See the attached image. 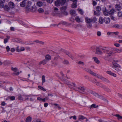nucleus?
Returning a JSON list of instances; mask_svg holds the SVG:
<instances>
[{
    "mask_svg": "<svg viewBox=\"0 0 122 122\" xmlns=\"http://www.w3.org/2000/svg\"><path fill=\"white\" fill-rule=\"evenodd\" d=\"M105 50L104 52L108 54V55L110 56L112 54H114L113 48H110L107 49L104 48Z\"/></svg>",
    "mask_w": 122,
    "mask_h": 122,
    "instance_id": "f257e3e1",
    "label": "nucleus"
},
{
    "mask_svg": "<svg viewBox=\"0 0 122 122\" xmlns=\"http://www.w3.org/2000/svg\"><path fill=\"white\" fill-rule=\"evenodd\" d=\"M78 91L84 94H87V93L86 92V89L84 86H81L78 87Z\"/></svg>",
    "mask_w": 122,
    "mask_h": 122,
    "instance_id": "f03ea898",
    "label": "nucleus"
},
{
    "mask_svg": "<svg viewBox=\"0 0 122 122\" xmlns=\"http://www.w3.org/2000/svg\"><path fill=\"white\" fill-rule=\"evenodd\" d=\"M104 48L102 47H97L96 48V54L98 55H101L103 53L102 51L104 52Z\"/></svg>",
    "mask_w": 122,
    "mask_h": 122,
    "instance_id": "7ed1b4c3",
    "label": "nucleus"
},
{
    "mask_svg": "<svg viewBox=\"0 0 122 122\" xmlns=\"http://www.w3.org/2000/svg\"><path fill=\"white\" fill-rule=\"evenodd\" d=\"M31 120V118L30 117H27L26 120V122H30ZM32 122H44L41 121V120L39 119H35Z\"/></svg>",
    "mask_w": 122,
    "mask_h": 122,
    "instance_id": "20e7f679",
    "label": "nucleus"
},
{
    "mask_svg": "<svg viewBox=\"0 0 122 122\" xmlns=\"http://www.w3.org/2000/svg\"><path fill=\"white\" fill-rule=\"evenodd\" d=\"M85 20L87 23V25L88 27L89 28H91L92 27V24L91 22H92V19L89 18L87 17H85Z\"/></svg>",
    "mask_w": 122,
    "mask_h": 122,
    "instance_id": "39448f33",
    "label": "nucleus"
},
{
    "mask_svg": "<svg viewBox=\"0 0 122 122\" xmlns=\"http://www.w3.org/2000/svg\"><path fill=\"white\" fill-rule=\"evenodd\" d=\"M68 0H57L55 2V5L57 6H59L61 4H64L66 1H68Z\"/></svg>",
    "mask_w": 122,
    "mask_h": 122,
    "instance_id": "423d86ee",
    "label": "nucleus"
},
{
    "mask_svg": "<svg viewBox=\"0 0 122 122\" xmlns=\"http://www.w3.org/2000/svg\"><path fill=\"white\" fill-rule=\"evenodd\" d=\"M86 92H87L93 94L97 98L99 97V95L93 91L89 89H86Z\"/></svg>",
    "mask_w": 122,
    "mask_h": 122,
    "instance_id": "0eeeda50",
    "label": "nucleus"
},
{
    "mask_svg": "<svg viewBox=\"0 0 122 122\" xmlns=\"http://www.w3.org/2000/svg\"><path fill=\"white\" fill-rule=\"evenodd\" d=\"M114 54L119 53L122 52V49H117L113 48Z\"/></svg>",
    "mask_w": 122,
    "mask_h": 122,
    "instance_id": "6e6552de",
    "label": "nucleus"
},
{
    "mask_svg": "<svg viewBox=\"0 0 122 122\" xmlns=\"http://www.w3.org/2000/svg\"><path fill=\"white\" fill-rule=\"evenodd\" d=\"M11 69L12 70L14 71V73H12V75H17L19 74V72L18 71L17 72V68H12Z\"/></svg>",
    "mask_w": 122,
    "mask_h": 122,
    "instance_id": "1a4fd4ad",
    "label": "nucleus"
},
{
    "mask_svg": "<svg viewBox=\"0 0 122 122\" xmlns=\"http://www.w3.org/2000/svg\"><path fill=\"white\" fill-rule=\"evenodd\" d=\"M27 8L28 9V10L31 11L32 12H34L36 10V7L35 6H33L30 8L29 7L28 8V7Z\"/></svg>",
    "mask_w": 122,
    "mask_h": 122,
    "instance_id": "9d476101",
    "label": "nucleus"
},
{
    "mask_svg": "<svg viewBox=\"0 0 122 122\" xmlns=\"http://www.w3.org/2000/svg\"><path fill=\"white\" fill-rule=\"evenodd\" d=\"M8 5L9 7L11 9L14 8L15 6L14 3L12 2H9L8 3Z\"/></svg>",
    "mask_w": 122,
    "mask_h": 122,
    "instance_id": "9b49d317",
    "label": "nucleus"
},
{
    "mask_svg": "<svg viewBox=\"0 0 122 122\" xmlns=\"http://www.w3.org/2000/svg\"><path fill=\"white\" fill-rule=\"evenodd\" d=\"M76 84L75 83H70L69 84H68V86L71 88H72L74 87H76Z\"/></svg>",
    "mask_w": 122,
    "mask_h": 122,
    "instance_id": "f8f14e48",
    "label": "nucleus"
},
{
    "mask_svg": "<svg viewBox=\"0 0 122 122\" xmlns=\"http://www.w3.org/2000/svg\"><path fill=\"white\" fill-rule=\"evenodd\" d=\"M93 76L96 77L100 79L101 80L102 79V78L103 77L102 76L99 75L95 72L94 73Z\"/></svg>",
    "mask_w": 122,
    "mask_h": 122,
    "instance_id": "ddd939ff",
    "label": "nucleus"
},
{
    "mask_svg": "<svg viewBox=\"0 0 122 122\" xmlns=\"http://www.w3.org/2000/svg\"><path fill=\"white\" fill-rule=\"evenodd\" d=\"M104 21L106 24H108L110 21V19L109 18H105L104 19Z\"/></svg>",
    "mask_w": 122,
    "mask_h": 122,
    "instance_id": "4468645a",
    "label": "nucleus"
},
{
    "mask_svg": "<svg viewBox=\"0 0 122 122\" xmlns=\"http://www.w3.org/2000/svg\"><path fill=\"white\" fill-rule=\"evenodd\" d=\"M104 89L105 91L108 92H111V91L109 88L107 86H105L104 87Z\"/></svg>",
    "mask_w": 122,
    "mask_h": 122,
    "instance_id": "2eb2a0df",
    "label": "nucleus"
},
{
    "mask_svg": "<svg viewBox=\"0 0 122 122\" xmlns=\"http://www.w3.org/2000/svg\"><path fill=\"white\" fill-rule=\"evenodd\" d=\"M112 64L114 67H121V66L118 64L117 63H114L112 62Z\"/></svg>",
    "mask_w": 122,
    "mask_h": 122,
    "instance_id": "dca6fc26",
    "label": "nucleus"
},
{
    "mask_svg": "<svg viewBox=\"0 0 122 122\" xmlns=\"http://www.w3.org/2000/svg\"><path fill=\"white\" fill-rule=\"evenodd\" d=\"M103 13L104 15L106 16L109 15V12L106 9H105L104 10V8H103Z\"/></svg>",
    "mask_w": 122,
    "mask_h": 122,
    "instance_id": "f3484780",
    "label": "nucleus"
},
{
    "mask_svg": "<svg viewBox=\"0 0 122 122\" xmlns=\"http://www.w3.org/2000/svg\"><path fill=\"white\" fill-rule=\"evenodd\" d=\"M70 13L71 15L74 16H76V11L74 10H71Z\"/></svg>",
    "mask_w": 122,
    "mask_h": 122,
    "instance_id": "a211bd4d",
    "label": "nucleus"
},
{
    "mask_svg": "<svg viewBox=\"0 0 122 122\" xmlns=\"http://www.w3.org/2000/svg\"><path fill=\"white\" fill-rule=\"evenodd\" d=\"M31 2L30 1H28V3L27 4V7L26 8V10L27 11L28 9V7L30 8V6L31 5Z\"/></svg>",
    "mask_w": 122,
    "mask_h": 122,
    "instance_id": "6ab92c4d",
    "label": "nucleus"
},
{
    "mask_svg": "<svg viewBox=\"0 0 122 122\" xmlns=\"http://www.w3.org/2000/svg\"><path fill=\"white\" fill-rule=\"evenodd\" d=\"M98 107V105H96L95 104H93L91 105L90 106V108L91 109H92L93 108H95Z\"/></svg>",
    "mask_w": 122,
    "mask_h": 122,
    "instance_id": "aec40b11",
    "label": "nucleus"
},
{
    "mask_svg": "<svg viewBox=\"0 0 122 122\" xmlns=\"http://www.w3.org/2000/svg\"><path fill=\"white\" fill-rule=\"evenodd\" d=\"M43 3L40 1H39L38 2L36 3V5L38 7H41L43 5Z\"/></svg>",
    "mask_w": 122,
    "mask_h": 122,
    "instance_id": "412c9836",
    "label": "nucleus"
},
{
    "mask_svg": "<svg viewBox=\"0 0 122 122\" xmlns=\"http://www.w3.org/2000/svg\"><path fill=\"white\" fill-rule=\"evenodd\" d=\"M45 59L48 61L49 60H51V56L49 55H47L45 56Z\"/></svg>",
    "mask_w": 122,
    "mask_h": 122,
    "instance_id": "4be33fe9",
    "label": "nucleus"
},
{
    "mask_svg": "<svg viewBox=\"0 0 122 122\" xmlns=\"http://www.w3.org/2000/svg\"><path fill=\"white\" fill-rule=\"evenodd\" d=\"M42 81L41 83L42 85H43V84L46 81L45 76L44 75H42Z\"/></svg>",
    "mask_w": 122,
    "mask_h": 122,
    "instance_id": "5701e85b",
    "label": "nucleus"
},
{
    "mask_svg": "<svg viewBox=\"0 0 122 122\" xmlns=\"http://www.w3.org/2000/svg\"><path fill=\"white\" fill-rule=\"evenodd\" d=\"M114 68H115L114 70L115 72L118 73L121 71L120 69L121 67H116Z\"/></svg>",
    "mask_w": 122,
    "mask_h": 122,
    "instance_id": "b1692460",
    "label": "nucleus"
},
{
    "mask_svg": "<svg viewBox=\"0 0 122 122\" xmlns=\"http://www.w3.org/2000/svg\"><path fill=\"white\" fill-rule=\"evenodd\" d=\"M93 59L95 62L96 63L98 64L100 63V61L98 60L97 57H94L93 58Z\"/></svg>",
    "mask_w": 122,
    "mask_h": 122,
    "instance_id": "393cba45",
    "label": "nucleus"
},
{
    "mask_svg": "<svg viewBox=\"0 0 122 122\" xmlns=\"http://www.w3.org/2000/svg\"><path fill=\"white\" fill-rule=\"evenodd\" d=\"M104 21V19L102 17H100L99 18V22L101 24H102Z\"/></svg>",
    "mask_w": 122,
    "mask_h": 122,
    "instance_id": "a878e982",
    "label": "nucleus"
},
{
    "mask_svg": "<svg viewBox=\"0 0 122 122\" xmlns=\"http://www.w3.org/2000/svg\"><path fill=\"white\" fill-rule=\"evenodd\" d=\"M86 71L87 72H88L89 73L93 76V75L95 73L90 69H87L86 70Z\"/></svg>",
    "mask_w": 122,
    "mask_h": 122,
    "instance_id": "bb28decb",
    "label": "nucleus"
},
{
    "mask_svg": "<svg viewBox=\"0 0 122 122\" xmlns=\"http://www.w3.org/2000/svg\"><path fill=\"white\" fill-rule=\"evenodd\" d=\"M20 5L21 7H24L25 6L26 3L25 1H22L20 3Z\"/></svg>",
    "mask_w": 122,
    "mask_h": 122,
    "instance_id": "cd10ccee",
    "label": "nucleus"
},
{
    "mask_svg": "<svg viewBox=\"0 0 122 122\" xmlns=\"http://www.w3.org/2000/svg\"><path fill=\"white\" fill-rule=\"evenodd\" d=\"M103 10V8H102L101 7L99 6H97L96 8V10L98 12H99L101 10Z\"/></svg>",
    "mask_w": 122,
    "mask_h": 122,
    "instance_id": "c85d7f7f",
    "label": "nucleus"
},
{
    "mask_svg": "<svg viewBox=\"0 0 122 122\" xmlns=\"http://www.w3.org/2000/svg\"><path fill=\"white\" fill-rule=\"evenodd\" d=\"M115 12V10L113 9H112L110 10L109 12V15L111 14L112 15H113L114 12Z\"/></svg>",
    "mask_w": 122,
    "mask_h": 122,
    "instance_id": "c756f323",
    "label": "nucleus"
},
{
    "mask_svg": "<svg viewBox=\"0 0 122 122\" xmlns=\"http://www.w3.org/2000/svg\"><path fill=\"white\" fill-rule=\"evenodd\" d=\"M4 9L5 10L7 11L10 10V8L9 6L8 7V5H5L4 6Z\"/></svg>",
    "mask_w": 122,
    "mask_h": 122,
    "instance_id": "7c9ffc66",
    "label": "nucleus"
},
{
    "mask_svg": "<svg viewBox=\"0 0 122 122\" xmlns=\"http://www.w3.org/2000/svg\"><path fill=\"white\" fill-rule=\"evenodd\" d=\"M75 20L78 23H80L81 22L80 19L79 17L78 16L76 17Z\"/></svg>",
    "mask_w": 122,
    "mask_h": 122,
    "instance_id": "2f4dec72",
    "label": "nucleus"
},
{
    "mask_svg": "<svg viewBox=\"0 0 122 122\" xmlns=\"http://www.w3.org/2000/svg\"><path fill=\"white\" fill-rule=\"evenodd\" d=\"M58 10V9L56 7L54 8V10L53 12V13L54 14V15H56V14L57 13L56 11Z\"/></svg>",
    "mask_w": 122,
    "mask_h": 122,
    "instance_id": "473e14b6",
    "label": "nucleus"
},
{
    "mask_svg": "<svg viewBox=\"0 0 122 122\" xmlns=\"http://www.w3.org/2000/svg\"><path fill=\"white\" fill-rule=\"evenodd\" d=\"M34 42L37 43H39L40 44H42V45H43L44 44V42L41 41H39L38 40L35 41H34Z\"/></svg>",
    "mask_w": 122,
    "mask_h": 122,
    "instance_id": "72a5a7b5",
    "label": "nucleus"
},
{
    "mask_svg": "<svg viewBox=\"0 0 122 122\" xmlns=\"http://www.w3.org/2000/svg\"><path fill=\"white\" fill-rule=\"evenodd\" d=\"M38 12L40 13H42L44 12V10L41 8H40L38 10Z\"/></svg>",
    "mask_w": 122,
    "mask_h": 122,
    "instance_id": "f704fd0d",
    "label": "nucleus"
},
{
    "mask_svg": "<svg viewBox=\"0 0 122 122\" xmlns=\"http://www.w3.org/2000/svg\"><path fill=\"white\" fill-rule=\"evenodd\" d=\"M86 118V117L80 115L79 116L78 120H80L81 119L83 120Z\"/></svg>",
    "mask_w": 122,
    "mask_h": 122,
    "instance_id": "c9c22d12",
    "label": "nucleus"
},
{
    "mask_svg": "<svg viewBox=\"0 0 122 122\" xmlns=\"http://www.w3.org/2000/svg\"><path fill=\"white\" fill-rule=\"evenodd\" d=\"M116 117H117V119L118 120H119L120 119H122V117L121 116H120V115L118 114H116L115 115H114Z\"/></svg>",
    "mask_w": 122,
    "mask_h": 122,
    "instance_id": "e433bc0d",
    "label": "nucleus"
},
{
    "mask_svg": "<svg viewBox=\"0 0 122 122\" xmlns=\"http://www.w3.org/2000/svg\"><path fill=\"white\" fill-rule=\"evenodd\" d=\"M63 63L64 64L68 65L69 64V61L67 60H65L63 62Z\"/></svg>",
    "mask_w": 122,
    "mask_h": 122,
    "instance_id": "4c0bfd02",
    "label": "nucleus"
},
{
    "mask_svg": "<svg viewBox=\"0 0 122 122\" xmlns=\"http://www.w3.org/2000/svg\"><path fill=\"white\" fill-rule=\"evenodd\" d=\"M115 8L116 9L118 10H119L121 9V8L120 6L118 5H116L115 6Z\"/></svg>",
    "mask_w": 122,
    "mask_h": 122,
    "instance_id": "58836bf2",
    "label": "nucleus"
},
{
    "mask_svg": "<svg viewBox=\"0 0 122 122\" xmlns=\"http://www.w3.org/2000/svg\"><path fill=\"white\" fill-rule=\"evenodd\" d=\"M101 80L107 83H109V81L108 80L103 77Z\"/></svg>",
    "mask_w": 122,
    "mask_h": 122,
    "instance_id": "ea45409f",
    "label": "nucleus"
},
{
    "mask_svg": "<svg viewBox=\"0 0 122 122\" xmlns=\"http://www.w3.org/2000/svg\"><path fill=\"white\" fill-rule=\"evenodd\" d=\"M77 10L79 13H80L81 15H82L83 14V11L82 10L80 9H78Z\"/></svg>",
    "mask_w": 122,
    "mask_h": 122,
    "instance_id": "a19ab883",
    "label": "nucleus"
},
{
    "mask_svg": "<svg viewBox=\"0 0 122 122\" xmlns=\"http://www.w3.org/2000/svg\"><path fill=\"white\" fill-rule=\"evenodd\" d=\"M38 87L39 88L41 89V90H43L44 91H46V89L43 87L41 86H38Z\"/></svg>",
    "mask_w": 122,
    "mask_h": 122,
    "instance_id": "79ce46f5",
    "label": "nucleus"
},
{
    "mask_svg": "<svg viewBox=\"0 0 122 122\" xmlns=\"http://www.w3.org/2000/svg\"><path fill=\"white\" fill-rule=\"evenodd\" d=\"M67 23L65 21H62L61 23H59L58 25H57V26H58L60 24H61L63 25H66L67 24Z\"/></svg>",
    "mask_w": 122,
    "mask_h": 122,
    "instance_id": "37998d69",
    "label": "nucleus"
},
{
    "mask_svg": "<svg viewBox=\"0 0 122 122\" xmlns=\"http://www.w3.org/2000/svg\"><path fill=\"white\" fill-rule=\"evenodd\" d=\"M112 27L115 28H117L120 27V25L117 24L114 25H113Z\"/></svg>",
    "mask_w": 122,
    "mask_h": 122,
    "instance_id": "c03bdc74",
    "label": "nucleus"
},
{
    "mask_svg": "<svg viewBox=\"0 0 122 122\" xmlns=\"http://www.w3.org/2000/svg\"><path fill=\"white\" fill-rule=\"evenodd\" d=\"M77 5L76 3H73L72 4L71 7L72 8H75L77 7Z\"/></svg>",
    "mask_w": 122,
    "mask_h": 122,
    "instance_id": "a18cd8bd",
    "label": "nucleus"
},
{
    "mask_svg": "<svg viewBox=\"0 0 122 122\" xmlns=\"http://www.w3.org/2000/svg\"><path fill=\"white\" fill-rule=\"evenodd\" d=\"M92 22H96L97 21V19L96 17H94L92 19Z\"/></svg>",
    "mask_w": 122,
    "mask_h": 122,
    "instance_id": "49530a36",
    "label": "nucleus"
},
{
    "mask_svg": "<svg viewBox=\"0 0 122 122\" xmlns=\"http://www.w3.org/2000/svg\"><path fill=\"white\" fill-rule=\"evenodd\" d=\"M118 16L119 17H122V13L120 11L118 12Z\"/></svg>",
    "mask_w": 122,
    "mask_h": 122,
    "instance_id": "de8ad7c7",
    "label": "nucleus"
},
{
    "mask_svg": "<svg viewBox=\"0 0 122 122\" xmlns=\"http://www.w3.org/2000/svg\"><path fill=\"white\" fill-rule=\"evenodd\" d=\"M4 3L0 2V8H4V6L3 4Z\"/></svg>",
    "mask_w": 122,
    "mask_h": 122,
    "instance_id": "09e8293b",
    "label": "nucleus"
},
{
    "mask_svg": "<svg viewBox=\"0 0 122 122\" xmlns=\"http://www.w3.org/2000/svg\"><path fill=\"white\" fill-rule=\"evenodd\" d=\"M66 8V6H64L61 8V10L64 11L65 10Z\"/></svg>",
    "mask_w": 122,
    "mask_h": 122,
    "instance_id": "8fccbe9b",
    "label": "nucleus"
},
{
    "mask_svg": "<svg viewBox=\"0 0 122 122\" xmlns=\"http://www.w3.org/2000/svg\"><path fill=\"white\" fill-rule=\"evenodd\" d=\"M58 65L57 63L56 62H53L51 66H56Z\"/></svg>",
    "mask_w": 122,
    "mask_h": 122,
    "instance_id": "3c124183",
    "label": "nucleus"
},
{
    "mask_svg": "<svg viewBox=\"0 0 122 122\" xmlns=\"http://www.w3.org/2000/svg\"><path fill=\"white\" fill-rule=\"evenodd\" d=\"M97 35L98 36H100L101 35V32L100 31H98L97 32Z\"/></svg>",
    "mask_w": 122,
    "mask_h": 122,
    "instance_id": "603ef678",
    "label": "nucleus"
},
{
    "mask_svg": "<svg viewBox=\"0 0 122 122\" xmlns=\"http://www.w3.org/2000/svg\"><path fill=\"white\" fill-rule=\"evenodd\" d=\"M6 49L7 51V52H9L10 50V48L8 46H6Z\"/></svg>",
    "mask_w": 122,
    "mask_h": 122,
    "instance_id": "864d4df0",
    "label": "nucleus"
},
{
    "mask_svg": "<svg viewBox=\"0 0 122 122\" xmlns=\"http://www.w3.org/2000/svg\"><path fill=\"white\" fill-rule=\"evenodd\" d=\"M78 64H79L82 65H84V63L81 61H79L78 62Z\"/></svg>",
    "mask_w": 122,
    "mask_h": 122,
    "instance_id": "5fc2aeb1",
    "label": "nucleus"
},
{
    "mask_svg": "<svg viewBox=\"0 0 122 122\" xmlns=\"http://www.w3.org/2000/svg\"><path fill=\"white\" fill-rule=\"evenodd\" d=\"M42 61V62H43V64H46V63L48 61L45 59H44Z\"/></svg>",
    "mask_w": 122,
    "mask_h": 122,
    "instance_id": "6e6d98bb",
    "label": "nucleus"
},
{
    "mask_svg": "<svg viewBox=\"0 0 122 122\" xmlns=\"http://www.w3.org/2000/svg\"><path fill=\"white\" fill-rule=\"evenodd\" d=\"M110 17L111 19L113 21H114L116 19L115 17H114L112 15L110 16Z\"/></svg>",
    "mask_w": 122,
    "mask_h": 122,
    "instance_id": "4d7b16f0",
    "label": "nucleus"
},
{
    "mask_svg": "<svg viewBox=\"0 0 122 122\" xmlns=\"http://www.w3.org/2000/svg\"><path fill=\"white\" fill-rule=\"evenodd\" d=\"M16 50L17 52H20V51L19 49V46H18L16 48Z\"/></svg>",
    "mask_w": 122,
    "mask_h": 122,
    "instance_id": "13d9d810",
    "label": "nucleus"
},
{
    "mask_svg": "<svg viewBox=\"0 0 122 122\" xmlns=\"http://www.w3.org/2000/svg\"><path fill=\"white\" fill-rule=\"evenodd\" d=\"M8 41V40L7 39L5 38L4 40V43L5 44Z\"/></svg>",
    "mask_w": 122,
    "mask_h": 122,
    "instance_id": "bf43d9fd",
    "label": "nucleus"
},
{
    "mask_svg": "<svg viewBox=\"0 0 122 122\" xmlns=\"http://www.w3.org/2000/svg\"><path fill=\"white\" fill-rule=\"evenodd\" d=\"M64 81H65V83L67 85H68V84H69V83H70V82H69V81H68L67 80H64Z\"/></svg>",
    "mask_w": 122,
    "mask_h": 122,
    "instance_id": "052dcab7",
    "label": "nucleus"
},
{
    "mask_svg": "<svg viewBox=\"0 0 122 122\" xmlns=\"http://www.w3.org/2000/svg\"><path fill=\"white\" fill-rule=\"evenodd\" d=\"M25 50V48L24 47H21L20 48V50L21 51H23Z\"/></svg>",
    "mask_w": 122,
    "mask_h": 122,
    "instance_id": "680f3d73",
    "label": "nucleus"
},
{
    "mask_svg": "<svg viewBox=\"0 0 122 122\" xmlns=\"http://www.w3.org/2000/svg\"><path fill=\"white\" fill-rule=\"evenodd\" d=\"M114 45L117 47H118L120 46V45L117 43H115L114 44Z\"/></svg>",
    "mask_w": 122,
    "mask_h": 122,
    "instance_id": "e2e57ef3",
    "label": "nucleus"
},
{
    "mask_svg": "<svg viewBox=\"0 0 122 122\" xmlns=\"http://www.w3.org/2000/svg\"><path fill=\"white\" fill-rule=\"evenodd\" d=\"M111 76H112L114 77H116L117 76V75L116 74L114 73H112Z\"/></svg>",
    "mask_w": 122,
    "mask_h": 122,
    "instance_id": "0e129e2a",
    "label": "nucleus"
},
{
    "mask_svg": "<svg viewBox=\"0 0 122 122\" xmlns=\"http://www.w3.org/2000/svg\"><path fill=\"white\" fill-rule=\"evenodd\" d=\"M106 72L107 73L110 75H111L112 74V72H111L110 71H107Z\"/></svg>",
    "mask_w": 122,
    "mask_h": 122,
    "instance_id": "69168bd1",
    "label": "nucleus"
},
{
    "mask_svg": "<svg viewBox=\"0 0 122 122\" xmlns=\"http://www.w3.org/2000/svg\"><path fill=\"white\" fill-rule=\"evenodd\" d=\"M53 0H46L47 1L50 3H52L53 1Z\"/></svg>",
    "mask_w": 122,
    "mask_h": 122,
    "instance_id": "338daca9",
    "label": "nucleus"
},
{
    "mask_svg": "<svg viewBox=\"0 0 122 122\" xmlns=\"http://www.w3.org/2000/svg\"><path fill=\"white\" fill-rule=\"evenodd\" d=\"M48 105V103H45L44 104V106L45 107H47Z\"/></svg>",
    "mask_w": 122,
    "mask_h": 122,
    "instance_id": "774afa93",
    "label": "nucleus"
}]
</instances>
